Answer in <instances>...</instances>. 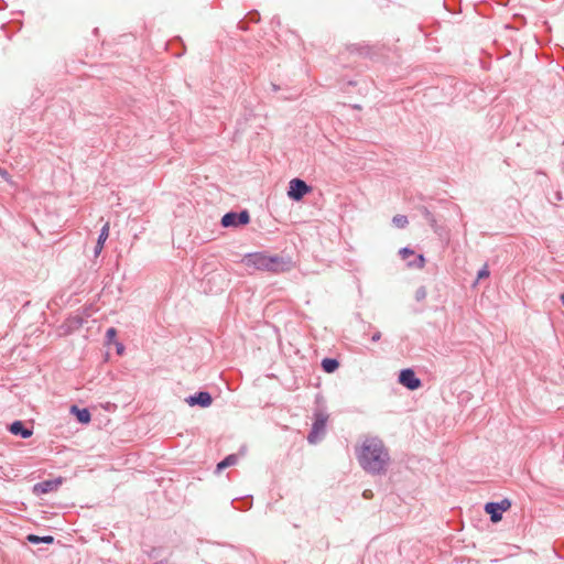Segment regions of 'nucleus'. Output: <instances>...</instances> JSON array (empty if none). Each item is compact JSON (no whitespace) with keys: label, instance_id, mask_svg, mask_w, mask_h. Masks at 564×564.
Returning <instances> with one entry per match:
<instances>
[{"label":"nucleus","instance_id":"1","mask_svg":"<svg viewBox=\"0 0 564 564\" xmlns=\"http://www.w3.org/2000/svg\"><path fill=\"white\" fill-rule=\"evenodd\" d=\"M356 456L361 468L371 475L384 474L390 462L388 449L376 436L366 437L356 449Z\"/></svg>","mask_w":564,"mask_h":564},{"label":"nucleus","instance_id":"2","mask_svg":"<svg viewBox=\"0 0 564 564\" xmlns=\"http://www.w3.org/2000/svg\"><path fill=\"white\" fill-rule=\"evenodd\" d=\"M327 420L328 415L325 412L319 411L314 413V422L311 432L307 435L308 443L316 444L324 437Z\"/></svg>","mask_w":564,"mask_h":564},{"label":"nucleus","instance_id":"3","mask_svg":"<svg viewBox=\"0 0 564 564\" xmlns=\"http://www.w3.org/2000/svg\"><path fill=\"white\" fill-rule=\"evenodd\" d=\"M311 191L312 187L308 186L303 180L293 178L289 183L288 196L291 199L299 202Z\"/></svg>","mask_w":564,"mask_h":564},{"label":"nucleus","instance_id":"4","mask_svg":"<svg viewBox=\"0 0 564 564\" xmlns=\"http://www.w3.org/2000/svg\"><path fill=\"white\" fill-rule=\"evenodd\" d=\"M267 271L281 273L290 271L293 268V261L290 257L268 256Z\"/></svg>","mask_w":564,"mask_h":564},{"label":"nucleus","instance_id":"5","mask_svg":"<svg viewBox=\"0 0 564 564\" xmlns=\"http://www.w3.org/2000/svg\"><path fill=\"white\" fill-rule=\"evenodd\" d=\"M250 221V215L247 210L240 213L229 212L221 218L223 227H237L239 225H247Z\"/></svg>","mask_w":564,"mask_h":564},{"label":"nucleus","instance_id":"6","mask_svg":"<svg viewBox=\"0 0 564 564\" xmlns=\"http://www.w3.org/2000/svg\"><path fill=\"white\" fill-rule=\"evenodd\" d=\"M268 256L264 252H251L247 253L243 257V263L247 267H252L257 270L267 271L268 267Z\"/></svg>","mask_w":564,"mask_h":564},{"label":"nucleus","instance_id":"7","mask_svg":"<svg viewBox=\"0 0 564 564\" xmlns=\"http://www.w3.org/2000/svg\"><path fill=\"white\" fill-rule=\"evenodd\" d=\"M399 382L409 390H416L421 387V380L411 368L402 369L399 375Z\"/></svg>","mask_w":564,"mask_h":564},{"label":"nucleus","instance_id":"8","mask_svg":"<svg viewBox=\"0 0 564 564\" xmlns=\"http://www.w3.org/2000/svg\"><path fill=\"white\" fill-rule=\"evenodd\" d=\"M63 482L61 477L47 479L33 486V494L40 496L56 490Z\"/></svg>","mask_w":564,"mask_h":564},{"label":"nucleus","instance_id":"9","mask_svg":"<svg viewBox=\"0 0 564 564\" xmlns=\"http://www.w3.org/2000/svg\"><path fill=\"white\" fill-rule=\"evenodd\" d=\"M212 401H213L212 395L206 391H200L194 395H189L186 399V402L191 406L199 405L203 408L209 406L212 404Z\"/></svg>","mask_w":564,"mask_h":564},{"label":"nucleus","instance_id":"10","mask_svg":"<svg viewBox=\"0 0 564 564\" xmlns=\"http://www.w3.org/2000/svg\"><path fill=\"white\" fill-rule=\"evenodd\" d=\"M109 223H106L102 228L100 229V232H99V236H98V239H97V243L95 246V249H94V256L95 257H98L100 254V252L102 251L104 249V245L109 236Z\"/></svg>","mask_w":564,"mask_h":564},{"label":"nucleus","instance_id":"11","mask_svg":"<svg viewBox=\"0 0 564 564\" xmlns=\"http://www.w3.org/2000/svg\"><path fill=\"white\" fill-rule=\"evenodd\" d=\"M485 511L490 516L492 522H498L502 518V509L497 502H487L485 505Z\"/></svg>","mask_w":564,"mask_h":564},{"label":"nucleus","instance_id":"12","mask_svg":"<svg viewBox=\"0 0 564 564\" xmlns=\"http://www.w3.org/2000/svg\"><path fill=\"white\" fill-rule=\"evenodd\" d=\"M10 432L14 435H20L22 438H29L32 435V431L26 429L21 421H14L10 425Z\"/></svg>","mask_w":564,"mask_h":564},{"label":"nucleus","instance_id":"13","mask_svg":"<svg viewBox=\"0 0 564 564\" xmlns=\"http://www.w3.org/2000/svg\"><path fill=\"white\" fill-rule=\"evenodd\" d=\"M72 412L76 414L78 422L87 424L90 422V412L87 409H78L76 405L72 406Z\"/></svg>","mask_w":564,"mask_h":564},{"label":"nucleus","instance_id":"14","mask_svg":"<svg viewBox=\"0 0 564 564\" xmlns=\"http://www.w3.org/2000/svg\"><path fill=\"white\" fill-rule=\"evenodd\" d=\"M339 367V362L335 358H324L322 360V368L325 372L332 373Z\"/></svg>","mask_w":564,"mask_h":564},{"label":"nucleus","instance_id":"15","mask_svg":"<svg viewBox=\"0 0 564 564\" xmlns=\"http://www.w3.org/2000/svg\"><path fill=\"white\" fill-rule=\"evenodd\" d=\"M238 463V455L230 454L227 457H225L220 463L217 464V469L221 470L224 468L234 466Z\"/></svg>","mask_w":564,"mask_h":564},{"label":"nucleus","instance_id":"16","mask_svg":"<svg viewBox=\"0 0 564 564\" xmlns=\"http://www.w3.org/2000/svg\"><path fill=\"white\" fill-rule=\"evenodd\" d=\"M28 541L33 544H39V543L51 544L54 542V538L52 535L39 536L35 534H30L28 536Z\"/></svg>","mask_w":564,"mask_h":564},{"label":"nucleus","instance_id":"17","mask_svg":"<svg viewBox=\"0 0 564 564\" xmlns=\"http://www.w3.org/2000/svg\"><path fill=\"white\" fill-rule=\"evenodd\" d=\"M425 265V258L423 254L415 256L414 260H408V267L422 269Z\"/></svg>","mask_w":564,"mask_h":564},{"label":"nucleus","instance_id":"18","mask_svg":"<svg viewBox=\"0 0 564 564\" xmlns=\"http://www.w3.org/2000/svg\"><path fill=\"white\" fill-rule=\"evenodd\" d=\"M408 217L404 215H395L392 218V224L398 228H404L408 225Z\"/></svg>","mask_w":564,"mask_h":564},{"label":"nucleus","instance_id":"19","mask_svg":"<svg viewBox=\"0 0 564 564\" xmlns=\"http://www.w3.org/2000/svg\"><path fill=\"white\" fill-rule=\"evenodd\" d=\"M399 253L403 260H408L409 257L414 256V251L409 247H404V248L400 249Z\"/></svg>","mask_w":564,"mask_h":564},{"label":"nucleus","instance_id":"20","mask_svg":"<svg viewBox=\"0 0 564 564\" xmlns=\"http://www.w3.org/2000/svg\"><path fill=\"white\" fill-rule=\"evenodd\" d=\"M426 297V290L424 286H420L415 292L416 301H423Z\"/></svg>","mask_w":564,"mask_h":564},{"label":"nucleus","instance_id":"21","mask_svg":"<svg viewBox=\"0 0 564 564\" xmlns=\"http://www.w3.org/2000/svg\"><path fill=\"white\" fill-rule=\"evenodd\" d=\"M490 272L488 270V267L487 265H484L479 271H478V274H477V279L480 280V279H484V278H487L489 276Z\"/></svg>","mask_w":564,"mask_h":564},{"label":"nucleus","instance_id":"22","mask_svg":"<svg viewBox=\"0 0 564 564\" xmlns=\"http://www.w3.org/2000/svg\"><path fill=\"white\" fill-rule=\"evenodd\" d=\"M497 503L499 505V507H501L502 512L507 511L511 507V501L509 499H502Z\"/></svg>","mask_w":564,"mask_h":564},{"label":"nucleus","instance_id":"23","mask_svg":"<svg viewBox=\"0 0 564 564\" xmlns=\"http://www.w3.org/2000/svg\"><path fill=\"white\" fill-rule=\"evenodd\" d=\"M116 334H117L116 329L111 327V328L107 329L106 336H107L108 340H111L116 337Z\"/></svg>","mask_w":564,"mask_h":564},{"label":"nucleus","instance_id":"24","mask_svg":"<svg viewBox=\"0 0 564 564\" xmlns=\"http://www.w3.org/2000/svg\"><path fill=\"white\" fill-rule=\"evenodd\" d=\"M381 337V333L380 332H376L372 337H371V340L372 341H378Z\"/></svg>","mask_w":564,"mask_h":564},{"label":"nucleus","instance_id":"25","mask_svg":"<svg viewBox=\"0 0 564 564\" xmlns=\"http://www.w3.org/2000/svg\"><path fill=\"white\" fill-rule=\"evenodd\" d=\"M117 351H118V354H121L123 351V345L122 344H118L117 345Z\"/></svg>","mask_w":564,"mask_h":564},{"label":"nucleus","instance_id":"26","mask_svg":"<svg viewBox=\"0 0 564 564\" xmlns=\"http://www.w3.org/2000/svg\"><path fill=\"white\" fill-rule=\"evenodd\" d=\"M560 300H561L562 305L564 306V293H562V294L560 295Z\"/></svg>","mask_w":564,"mask_h":564}]
</instances>
